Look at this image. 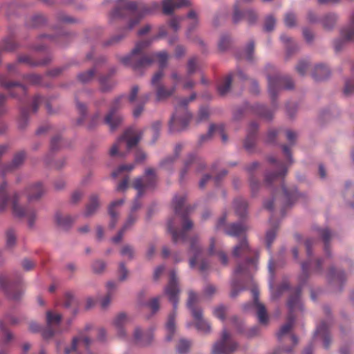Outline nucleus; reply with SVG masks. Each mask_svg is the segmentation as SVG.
I'll list each match as a JSON object with an SVG mask.
<instances>
[{
    "label": "nucleus",
    "mask_w": 354,
    "mask_h": 354,
    "mask_svg": "<svg viewBox=\"0 0 354 354\" xmlns=\"http://www.w3.org/2000/svg\"><path fill=\"white\" fill-rule=\"evenodd\" d=\"M284 24L288 28H293L297 24V17L292 12H288L284 16Z\"/></svg>",
    "instance_id": "6e6d98bb"
},
{
    "label": "nucleus",
    "mask_w": 354,
    "mask_h": 354,
    "mask_svg": "<svg viewBox=\"0 0 354 354\" xmlns=\"http://www.w3.org/2000/svg\"><path fill=\"white\" fill-rule=\"evenodd\" d=\"M149 95L147 94L140 98L139 102L136 105L133 111V114L135 118L139 117L144 110V105L148 101Z\"/></svg>",
    "instance_id": "49530a36"
},
{
    "label": "nucleus",
    "mask_w": 354,
    "mask_h": 354,
    "mask_svg": "<svg viewBox=\"0 0 354 354\" xmlns=\"http://www.w3.org/2000/svg\"><path fill=\"white\" fill-rule=\"evenodd\" d=\"M91 344V339L83 333L81 332L78 336L73 339L70 347H65L64 354H81L82 348L88 350Z\"/></svg>",
    "instance_id": "4be33fe9"
},
{
    "label": "nucleus",
    "mask_w": 354,
    "mask_h": 354,
    "mask_svg": "<svg viewBox=\"0 0 354 354\" xmlns=\"http://www.w3.org/2000/svg\"><path fill=\"white\" fill-rule=\"evenodd\" d=\"M252 252L248 243L245 239H242L238 245H235L232 250V256L234 257H241L248 255Z\"/></svg>",
    "instance_id": "72a5a7b5"
},
{
    "label": "nucleus",
    "mask_w": 354,
    "mask_h": 354,
    "mask_svg": "<svg viewBox=\"0 0 354 354\" xmlns=\"http://www.w3.org/2000/svg\"><path fill=\"white\" fill-rule=\"evenodd\" d=\"M180 146H177L176 148V153L173 156H167V158H165L164 160H162L160 163V167L168 171H170L172 170V165L174 164V162H175V160L177 159V158L178 157V151L180 150Z\"/></svg>",
    "instance_id": "ea45409f"
},
{
    "label": "nucleus",
    "mask_w": 354,
    "mask_h": 354,
    "mask_svg": "<svg viewBox=\"0 0 354 354\" xmlns=\"http://www.w3.org/2000/svg\"><path fill=\"white\" fill-rule=\"evenodd\" d=\"M138 219V215L137 214L129 212L122 227L118 231V234L112 238L111 241L115 243H119L122 239L124 234L131 228Z\"/></svg>",
    "instance_id": "a878e982"
},
{
    "label": "nucleus",
    "mask_w": 354,
    "mask_h": 354,
    "mask_svg": "<svg viewBox=\"0 0 354 354\" xmlns=\"http://www.w3.org/2000/svg\"><path fill=\"white\" fill-rule=\"evenodd\" d=\"M216 241L214 237L209 239V245L207 248V253L209 256L216 255L218 250H216Z\"/></svg>",
    "instance_id": "338daca9"
},
{
    "label": "nucleus",
    "mask_w": 354,
    "mask_h": 354,
    "mask_svg": "<svg viewBox=\"0 0 354 354\" xmlns=\"http://www.w3.org/2000/svg\"><path fill=\"white\" fill-rule=\"evenodd\" d=\"M19 195L15 194L12 200V213L15 216L27 219L29 227L34 225L36 219V212L33 208L30 207H21L19 203Z\"/></svg>",
    "instance_id": "dca6fc26"
},
{
    "label": "nucleus",
    "mask_w": 354,
    "mask_h": 354,
    "mask_svg": "<svg viewBox=\"0 0 354 354\" xmlns=\"http://www.w3.org/2000/svg\"><path fill=\"white\" fill-rule=\"evenodd\" d=\"M100 199L97 194H91L89 197V201L86 206V209L84 213L85 217H90L94 215L100 207Z\"/></svg>",
    "instance_id": "473e14b6"
},
{
    "label": "nucleus",
    "mask_w": 354,
    "mask_h": 354,
    "mask_svg": "<svg viewBox=\"0 0 354 354\" xmlns=\"http://www.w3.org/2000/svg\"><path fill=\"white\" fill-rule=\"evenodd\" d=\"M95 74V71L93 69H90L88 71L82 73H80L78 75V80L82 83H86L91 81Z\"/></svg>",
    "instance_id": "0e129e2a"
},
{
    "label": "nucleus",
    "mask_w": 354,
    "mask_h": 354,
    "mask_svg": "<svg viewBox=\"0 0 354 354\" xmlns=\"http://www.w3.org/2000/svg\"><path fill=\"white\" fill-rule=\"evenodd\" d=\"M187 5L186 0H181L178 3H175L174 0L162 1V12L165 15H171L175 8H181Z\"/></svg>",
    "instance_id": "f704fd0d"
},
{
    "label": "nucleus",
    "mask_w": 354,
    "mask_h": 354,
    "mask_svg": "<svg viewBox=\"0 0 354 354\" xmlns=\"http://www.w3.org/2000/svg\"><path fill=\"white\" fill-rule=\"evenodd\" d=\"M300 288H296L290 296L288 301V306L290 313L288 317L287 322L283 325L277 333L279 339H281L285 335L290 332L291 328L294 324L295 317L293 313L297 310H302V302L300 299Z\"/></svg>",
    "instance_id": "1a4fd4ad"
},
{
    "label": "nucleus",
    "mask_w": 354,
    "mask_h": 354,
    "mask_svg": "<svg viewBox=\"0 0 354 354\" xmlns=\"http://www.w3.org/2000/svg\"><path fill=\"white\" fill-rule=\"evenodd\" d=\"M124 200L121 198L113 201L109 206L108 212L110 217L109 227L113 229L120 219V207L124 204Z\"/></svg>",
    "instance_id": "393cba45"
},
{
    "label": "nucleus",
    "mask_w": 354,
    "mask_h": 354,
    "mask_svg": "<svg viewBox=\"0 0 354 354\" xmlns=\"http://www.w3.org/2000/svg\"><path fill=\"white\" fill-rule=\"evenodd\" d=\"M238 348V344L231 338L230 333L223 328L221 339L212 346L213 354H231Z\"/></svg>",
    "instance_id": "ddd939ff"
},
{
    "label": "nucleus",
    "mask_w": 354,
    "mask_h": 354,
    "mask_svg": "<svg viewBox=\"0 0 354 354\" xmlns=\"http://www.w3.org/2000/svg\"><path fill=\"white\" fill-rule=\"evenodd\" d=\"M124 96L116 98L113 102L109 112L104 118L105 122L113 131L116 129L122 122L123 117L118 113V110L123 106Z\"/></svg>",
    "instance_id": "2eb2a0df"
},
{
    "label": "nucleus",
    "mask_w": 354,
    "mask_h": 354,
    "mask_svg": "<svg viewBox=\"0 0 354 354\" xmlns=\"http://www.w3.org/2000/svg\"><path fill=\"white\" fill-rule=\"evenodd\" d=\"M254 48V41H251L245 46V49L243 50L241 55H240V58H244L246 60L250 61V62L252 61L253 60Z\"/></svg>",
    "instance_id": "de8ad7c7"
},
{
    "label": "nucleus",
    "mask_w": 354,
    "mask_h": 354,
    "mask_svg": "<svg viewBox=\"0 0 354 354\" xmlns=\"http://www.w3.org/2000/svg\"><path fill=\"white\" fill-rule=\"evenodd\" d=\"M268 93L272 99H274L282 88L291 89L293 88L292 80L274 72L273 75H268Z\"/></svg>",
    "instance_id": "9b49d317"
},
{
    "label": "nucleus",
    "mask_w": 354,
    "mask_h": 354,
    "mask_svg": "<svg viewBox=\"0 0 354 354\" xmlns=\"http://www.w3.org/2000/svg\"><path fill=\"white\" fill-rule=\"evenodd\" d=\"M245 19L248 24L253 25L258 19V14L252 8L247 9L245 10Z\"/></svg>",
    "instance_id": "5fc2aeb1"
},
{
    "label": "nucleus",
    "mask_w": 354,
    "mask_h": 354,
    "mask_svg": "<svg viewBox=\"0 0 354 354\" xmlns=\"http://www.w3.org/2000/svg\"><path fill=\"white\" fill-rule=\"evenodd\" d=\"M196 97V93H192L188 98H181L178 101L175 113L169 121L171 131H180L185 129L191 119V114L187 110V106Z\"/></svg>",
    "instance_id": "423d86ee"
},
{
    "label": "nucleus",
    "mask_w": 354,
    "mask_h": 354,
    "mask_svg": "<svg viewBox=\"0 0 354 354\" xmlns=\"http://www.w3.org/2000/svg\"><path fill=\"white\" fill-rule=\"evenodd\" d=\"M153 328L143 331L140 326H136L133 331L134 342L140 346H149L153 339Z\"/></svg>",
    "instance_id": "5701e85b"
},
{
    "label": "nucleus",
    "mask_w": 354,
    "mask_h": 354,
    "mask_svg": "<svg viewBox=\"0 0 354 354\" xmlns=\"http://www.w3.org/2000/svg\"><path fill=\"white\" fill-rule=\"evenodd\" d=\"M232 77L231 75L227 76L218 87V92L221 95H225L230 90Z\"/></svg>",
    "instance_id": "603ef678"
},
{
    "label": "nucleus",
    "mask_w": 354,
    "mask_h": 354,
    "mask_svg": "<svg viewBox=\"0 0 354 354\" xmlns=\"http://www.w3.org/2000/svg\"><path fill=\"white\" fill-rule=\"evenodd\" d=\"M180 289L179 288L178 279L174 270H171L169 273V280L167 285L164 289L165 295L168 297L169 301L173 305V310L168 315L166 322L165 328L167 331L165 339L167 342H170L176 331V309L179 300V295Z\"/></svg>",
    "instance_id": "7ed1b4c3"
},
{
    "label": "nucleus",
    "mask_w": 354,
    "mask_h": 354,
    "mask_svg": "<svg viewBox=\"0 0 354 354\" xmlns=\"http://www.w3.org/2000/svg\"><path fill=\"white\" fill-rule=\"evenodd\" d=\"M0 84L7 89H11L12 88H17L22 92H24L26 88L21 84L17 82H6L4 76H0Z\"/></svg>",
    "instance_id": "09e8293b"
},
{
    "label": "nucleus",
    "mask_w": 354,
    "mask_h": 354,
    "mask_svg": "<svg viewBox=\"0 0 354 354\" xmlns=\"http://www.w3.org/2000/svg\"><path fill=\"white\" fill-rule=\"evenodd\" d=\"M162 35H165V32H160L158 36L153 39L138 42L131 53L120 58V62L126 66H132L135 71H140L142 68L150 66L153 60L157 59L160 68H165L168 59V54L166 51H161L158 53L151 55L143 54L144 50L149 46L155 39Z\"/></svg>",
    "instance_id": "f257e3e1"
},
{
    "label": "nucleus",
    "mask_w": 354,
    "mask_h": 354,
    "mask_svg": "<svg viewBox=\"0 0 354 354\" xmlns=\"http://www.w3.org/2000/svg\"><path fill=\"white\" fill-rule=\"evenodd\" d=\"M328 322H322L317 326L315 333L316 338H319L323 341L324 346L326 349L329 348L330 344V337L328 331Z\"/></svg>",
    "instance_id": "cd10ccee"
},
{
    "label": "nucleus",
    "mask_w": 354,
    "mask_h": 354,
    "mask_svg": "<svg viewBox=\"0 0 354 354\" xmlns=\"http://www.w3.org/2000/svg\"><path fill=\"white\" fill-rule=\"evenodd\" d=\"M276 232H277V226L274 225L272 227V228L267 231L266 235V245L268 249H270L272 243L276 237Z\"/></svg>",
    "instance_id": "4d7b16f0"
},
{
    "label": "nucleus",
    "mask_w": 354,
    "mask_h": 354,
    "mask_svg": "<svg viewBox=\"0 0 354 354\" xmlns=\"http://www.w3.org/2000/svg\"><path fill=\"white\" fill-rule=\"evenodd\" d=\"M299 196L296 189H292L290 192L288 191L284 185H282L281 189L275 190L272 193V199L270 201H266L264 202V207L269 211H272L274 209V201H278L281 197L284 204L291 205L294 200L297 199Z\"/></svg>",
    "instance_id": "4468645a"
},
{
    "label": "nucleus",
    "mask_w": 354,
    "mask_h": 354,
    "mask_svg": "<svg viewBox=\"0 0 354 354\" xmlns=\"http://www.w3.org/2000/svg\"><path fill=\"white\" fill-rule=\"evenodd\" d=\"M6 321L12 326H15L21 323L22 321L25 319V317L23 315H15L8 314L5 317Z\"/></svg>",
    "instance_id": "bf43d9fd"
},
{
    "label": "nucleus",
    "mask_w": 354,
    "mask_h": 354,
    "mask_svg": "<svg viewBox=\"0 0 354 354\" xmlns=\"http://www.w3.org/2000/svg\"><path fill=\"white\" fill-rule=\"evenodd\" d=\"M61 319L62 316L59 313L53 311L46 313L47 328L42 332V337L44 339H49L55 335L54 328L59 324Z\"/></svg>",
    "instance_id": "b1692460"
},
{
    "label": "nucleus",
    "mask_w": 354,
    "mask_h": 354,
    "mask_svg": "<svg viewBox=\"0 0 354 354\" xmlns=\"http://www.w3.org/2000/svg\"><path fill=\"white\" fill-rule=\"evenodd\" d=\"M257 129L258 124L256 122H252L250 124L247 131V136L244 141V147L248 151L252 150L255 145V133Z\"/></svg>",
    "instance_id": "7c9ffc66"
},
{
    "label": "nucleus",
    "mask_w": 354,
    "mask_h": 354,
    "mask_svg": "<svg viewBox=\"0 0 354 354\" xmlns=\"http://www.w3.org/2000/svg\"><path fill=\"white\" fill-rule=\"evenodd\" d=\"M16 241V235L13 230L10 229L6 232V246L12 248L15 245Z\"/></svg>",
    "instance_id": "69168bd1"
},
{
    "label": "nucleus",
    "mask_w": 354,
    "mask_h": 354,
    "mask_svg": "<svg viewBox=\"0 0 354 354\" xmlns=\"http://www.w3.org/2000/svg\"><path fill=\"white\" fill-rule=\"evenodd\" d=\"M223 226L224 232L230 236H239L245 233L248 228L247 225L242 221L225 224V216L221 217L216 225L217 228H221Z\"/></svg>",
    "instance_id": "412c9836"
},
{
    "label": "nucleus",
    "mask_w": 354,
    "mask_h": 354,
    "mask_svg": "<svg viewBox=\"0 0 354 354\" xmlns=\"http://www.w3.org/2000/svg\"><path fill=\"white\" fill-rule=\"evenodd\" d=\"M353 265L351 260L345 261L340 268L330 266L326 274L327 281L330 288L335 292H341L347 280L345 270Z\"/></svg>",
    "instance_id": "6e6552de"
},
{
    "label": "nucleus",
    "mask_w": 354,
    "mask_h": 354,
    "mask_svg": "<svg viewBox=\"0 0 354 354\" xmlns=\"http://www.w3.org/2000/svg\"><path fill=\"white\" fill-rule=\"evenodd\" d=\"M156 180L155 171L151 168L145 170V176L142 178H138L135 180L133 187L138 191V194L131 205L130 213L137 214L136 211L142 206L139 198L142 196L145 189L154 187Z\"/></svg>",
    "instance_id": "0eeeda50"
},
{
    "label": "nucleus",
    "mask_w": 354,
    "mask_h": 354,
    "mask_svg": "<svg viewBox=\"0 0 354 354\" xmlns=\"http://www.w3.org/2000/svg\"><path fill=\"white\" fill-rule=\"evenodd\" d=\"M0 330L3 333V341L5 344H8L15 339L14 334L7 329L6 324L2 321H0Z\"/></svg>",
    "instance_id": "864d4df0"
},
{
    "label": "nucleus",
    "mask_w": 354,
    "mask_h": 354,
    "mask_svg": "<svg viewBox=\"0 0 354 354\" xmlns=\"http://www.w3.org/2000/svg\"><path fill=\"white\" fill-rule=\"evenodd\" d=\"M159 8L158 2L145 4L142 1L118 0V8L115 10V15H122V10H125L136 14V18L129 21L128 28L132 29L144 17L153 14Z\"/></svg>",
    "instance_id": "20e7f679"
},
{
    "label": "nucleus",
    "mask_w": 354,
    "mask_h": 354,
    "mask_svg": "<svg viewBox=\"0 0 354 354\" xmlns=\"http://www.w3.org/2000/svg\"><path fill=\"white\" fill-rule=\"evenodd\" d=\"M254 304L253 306L257 310V315L259 322L261 324H266L268 322V317L265 306L261 304L258 299L259 292L257 289L252 290Z\"/></svg>",
    "instance_id": "bb28decb"
},
{
    "label": "nucleus",
    "mask_w": 354,
    "mask_h": 354,
    "mask_svg": "<svg viewBox=\"0 0 354 354\" xmlns=\"http://www.w3.org/2000/svg\"><path fill=\"white\" fill-rule=\"evenodd\" d=\"M190 345L191 344L188 340L185 339H180L177 346V351L180 354H185L188 351Z\"/></svg>",
    "instance_id": "e2e57ef3"
},
{
    "label": "nucleus",
    "mask_w": 354,
    "mask_h": 354,
    "mask_svg": "<svg viewBox=\"0 0 354 354\" xmlns=\"http://www.w3.org/2000/svg\"><path fill=\"white\" fill-rule=\"evenodd\" d=\"M189 254L191 256L189 259L190 268H194L196 264H198V268L201 272L205 271L209 268L208 261L202 257L203 249L198 236H194L190 239Z\"/></svg>",
    "instance_id": "9d476101"
},
{
    "label": "nucleus",
    "mask_w": 354,
    "mask_h": 354,
    "mask_svg": "<svg viewBox=\"0 0 354 354\" xmlns=\"http://www.w3.org/2000/svg\"><path fill=\"white\" fill-rule=\"evenodd\" d=\"M270 287L271 290V299H276L281 295L283 290L288 288V284L286 282H285L283 284L281 285V286L277 289H274L272 287L271 282H270Z\"/></svg>",
    "instance_id": "13d9d810"
},
{
    "label": "nucleus",
    "mask_w": 354,
    "mask_h": 354,
    "mask_svg": "<svg viewBox=\"0 0 354 354\" xmlns=\"http://www.w3.org/2000/svg\"><path fill=\"white\" fill-rule=\"evenodd\" d=\"M200 301V297L193 290L188 292L187 308L191 310L193 317L198 319L201 317V309L196 307V304Z\"/></svg>",
    "instance_id": "c85d7f7f"
},
{
    "label": "nucleus",
    "mask_w": 354,
    "mask_h": 354,
    "mask_svg": "<svg viewBox=\"0 0 354 354\" xmlns=\"http://www.w3.org/2000/svg\"><path fill=\"white\" fill-rule=\"evenodd\" d=\"M186 200L184 194L176 195L173 200V206L176 216L168 221L167 229L172 236L174 243L184 241L187 232L193 227V223L187 217L188 207H184Z\"/></svg>",
    "instance_id": "f03ea898"
},
{
    "label": "nucleus",
    "mask_w": 354,
    "mask_h": 354,
    "mask_svg": "<svg viewBox=\"0 0 354 354\" xmlns=\"http://www.w3.org/2000/svg\"><path fill=\"white\" fill-rule=\"evenodd\" d=\"M354 39V12L351 19V23L342 29L340 36L333 41L336 51H339L346 44Z\"/></svg>",
    "instance_id": "aec40b11"
},
{
    "label": "nucleus",
    "mask_w": 354,
    "mask_h": 354,
    "mask_svg": "<svg viewBox=\"0 0 354 354\" xmlns=\"http://www.w3.org/2000/svg\"><path fill=\"white\" fill-rule=\"evenodd\" d=\"M330 74L328 67L323 64H317L314 68V71L312 74L313 77L316 81L324 80L328 77Z\"/></svg>",
    "instance_id": "4c0bfd02"
},
{
    "label": "nucleus",
    "mask_w": 354,
    "mask_h": 354,
    "mask_svg": "<svg viewBox=\"0 0 354 354\" xmlns=\"http://www.w3.org/2000/svg\"><path fill=\"white\" fill-rule=\"evenodd\" d=\"M194 319L195 320L196 328L198 330L203 333H208L210 332V325L206 320L203 318L202 313L201 314L200 318L196 319V317H194Z\"/></svg>",
    "instance_id": "a18cd8bd"
},
{
    "label": "nucleus",
    "mask_w": 354,
    "mask_h": 354,
    "mask_svg": "<svg viewBox=\"0 0 354 354\" xmlns=\"http://www.w3.org/2000/svg\"><path fill=\"white\" fill-rule=\"evenodd\" d=\"M77 216L68 214H62L60 212H57L55 214V220L57 224L64 229L70 227L77 218Z\"/></svg>",
    "instance_id": "2f4dec72"
},
{
    "label": "nucleus",
    "mask_w": 354,
    "mask_h": 354,
    "mask_svg": "<svg viewBox=\"0 0 354 354\" xmlns=\"http://www.w3.org/2000/svg\"><path fill=\"white\" fill-rule=\"evenodd\" d=\"M276 169H277V172L266 174V181L267 183H271L277 178L284 176L287 172V168L281 162H277Z\"/></svg>",
    "instance_id": "58836bf2"
},
{
    "label": "nucleus",
    "mask_w": 354,
    "mask_h": 354,
    "mask_svg": "<svg viewBox=\"0 0 354 354\" xmlns=\"http://www.w3.org/2000/svg\"><path fill=\"white\" fill-rule=\"evenodd\" d=\"M231 44V38L227 35H223L218 41V48L221 50H227Z\"/></svg>",
    "instance_id": "052dcab7"
},
{
    "label": "nucleus",
    "mask_w": 354,
    "mask_h": 354,
    "mask_svg": "<svg viewBox=\"0 0 354 354\" xmlns=\"http://www.w3.org/2000/svg\"><path fill=\"white\" fill-rule=\"evenodd\" d=\"M337 19V16L335 14L330 13L322 17L321 23L324 28L331 30L335 26Z\"/></svg>",
    "instance_id": "79ce46f5"
},
{
    "label": "nucleus",
    "mask_w": 354,
    "mask_h": 354,
    "mask_svg": "<svg viewBox=\"0 0 354 354\" xmlns=\"http://www.w3.org/2000/svg\"><path fill=\"white\" fill-rule=\"evenodd\" d=\"M205 163L194 155H189L184 161L183 167L180 171V180H185L186 175L191 169H194L197 173L201 172L205 167Z\"/></svg>",
    "instance_id": "a211bd4d"
},
{
    "label": "nucleus",
    "mask_w": 354,
    "mask_h": 354,
    "mask_svg": "<svg viewBox=\"0 0 354 354\" xmlns=\"http://www.w3.org/2000/svg\"><path fill=\"white\" fill-rule=\"evenodd\" d=\"M6 183H3L0 185V211L3 212L8 206L10 200L8 196L6 193Z\"/></svg>",
    "instance_id": "37998d69"
},
{
    "label": "nucleus",
    "mask_w": 354,
    "mask_h": 354,
    "mask_svg": "<svg viewBox=\"0 0 354 354\" xmlns=\"http://www.w3.org/2000/svg\"><path fill=\"white\" fill-rule=\"evenodd\" d=\"M0 288L5 295L12 300L19 299L24 294L22 290L18 289L17 284L11 281L6 275H0Z\"/></svg>",
    "instance_id": "6ab92c4d"
},
{
    "label": "nucleus",
    "mask_w": 354,
    "mask_h": 354,
    "mask_svg": "<svg viewBox=\"0 0 354 354\" xmlns=\"http://www.w3.org/2000/svg\"><path fill=\"white\" fill-rule=\"evenodd\" d=\"M131 322L130 317L125 313H119L111 321L115 335L118 338L126 340L129 337V333L126 328L127 324Z\"/></svg>",
    "instance_id": "f3484780"
},
{
    "label": "nucleus",
    "mask_w": 354,
    "mask_h": 354,
    "mask_svg": "<svg viewBox=\"0 0 354 354\" xmlns=\"http://www.w3.org/2000/svg\"><path fill=\"white\" fill-rule=\"evenodd\" d=\"M235 212L240 217H243L246 214L248 204L243 198H237L234 202Z\"/></svg>",
    "instance_id": "c03bdc74"
},
{
    "label": "nucleus",
    "mask_w": 354,
    "mask_h": 354,
    "mask_svg": "<svg viewBox=\"0 0 354 354\" xmlns=\"http://www.w3.org/2000/svg\"><path fill=\"white\" fill-rule=\"evenodd\" d=\"M176 90V85L172 86L170 89H166L164 86H160L156 91V95L158 100H162L171 95Z\"/></svg>",
    "instance_id": "8fccbe9b"
},
{
    "label": "nucleus",
    "mask_w": 354,
    "mask_h": 354,
    "mask_svg": "<svg viewBox=\"0 0 354 354\" xmlns=\"http://www.w3.org/2000/svg\"><path fill=\"white\" fill-rule=\"evenodd\" d=\"M142 135L143 132L141 130L133 127L127 129L112 145L109 150V155L120 158L125 157L127 153L122 151L123 148L125 147L129 151L135 147L142 138Z\"/></svg>",
    "instance_id": "39448f33"
},
{
    "label": "nucleus",
    "mask_w": 354,
    "mask_h": 354,
    "mask_svg": "<svg viewBox=\"0 0 354 354\" xmlns=\"http://www.w3.org/2000/svg\"><path fill=\"white\" fill-rule=\"evenodd\" d=\"M257 269L255 259H247L243 264H239L234 270V274H245Z\"/></svg>",
    "instance_id": "e433bc0d"
},
{
    "label": "nucleus",
    "mask_w": 354,
    "mask_h": 354,
    "mask_svg": "<svg viewBox=\"0 0 354 354\" xmlns=\"http://www.w3.org/2000/svg\"><path fill=\"white\" fill-rule=\"evenodd\" d=\"M120 253L122 257L131 261L135 258L136 252L135 248L132 245L126 243L121 247Z\"/></svg>",
    "instance_id": "a19ab883"
},
{
    "label": "nucleus",
    "mask_w": 354,
    "mask_h": 354,
    "mask_svg": "<svg viewBox=\"0 0 354 354\" xmlns=\"http://www.w3.org/2000/svg\"><path fill=\"white\" fill-rule=\"evenodd\" d=\"M276 19L272 15H268L265 19L264 30L270 32L274 30L276 25Z\"/></svg>",
    "instance_id": "680f3d73"
},
{
    "label": "nucleus",
    "mask_w": 354,
    "mask_h": 354,
    "mask_svg": "<svg viewBox=\"0 0 354 354\" xmlns=\"http://www.w3.org/2000/svg\"><path fill=\"white\" fill-rule=\"evenodd\" d=\"M241 6L234 4L233 13H232V21L234 24H239L243 19H245V11L241 10Z\"/></svg>",
    "instance_id": "3c124183"
},
{
    "label": "nucleus",
    "mask_w": 354,
    "mask_h": 354,
    "mask_svg": "<svg viewBox=\"0 0 354 354\" xmlns=\"http://www.w3.org/2000/svg\"><path fill=\"white\" fill-rule=\"evenodd\" d=\"M315 239L308 238L305 241V247L308 259L301 263V270L304 275H308L310 272L315 273H322L323 271L324 259L319 258L315 260L310 259L312 253V247L316 243Z\"/></svg>",
    "instance_id": "f8f14e48"
},
{
    "label": "nucleus",
    "mask_w": 354,
    "mask_h": 354,
    "mask_svg": "<svg viewBox=\"0 0 354 354\" xmlns=\"http://www.w3.org/2000/svg\"><path fill=\"white\" fill-rule=\"evenodd\" d=\"M45 192V189L39 182L30 185L26 191L29 201H36L40 198Z\"/></svg>",
    "instance_id": "c756f323"
},
{
    "label": "nucleus",
    "mask_w": 354,
    "mask_h": 354,
    "mask_svg": "<svg viewBox=\"0 0 354 354\" xmlns=\"http://www.w3.org/2000/svg\"><path fill=\"white\" fill-rule=\"evenodd\" d=\"M313 230L315 231L317 235H319L322 237L323 241L324 242V252L325 254L327 257L330 256L327 244L332 237V233L328 228H321L318 227H314Z\"/></svg>",
    "instance_id": "c9c22d12"
},
{
    "label": "nucleus",
    "mask_w": 354,
    "mask_h": 354,
    "mask_svg": "<svg viewBox=\"0 0 354 354\" xmlns=\"http://www.w3.org/2000/svg\"><path fill=\"white\" fill-rule=\"evenodd\" d=\"M16 48V44L11 39H6L3 40L1 48L4 51H12Z\"/></svg>",
    "instance_id": "774afa93"
}]
</instances>
